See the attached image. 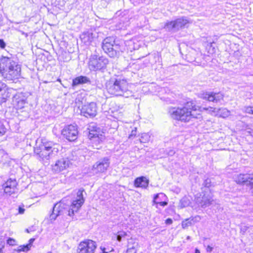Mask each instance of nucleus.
I'll use <instances>...</instances> for the list:
<instances>
[{
    "mask_svg": "<svg viewBox=\"0 0 253 253\" xmlns=\"http://www.w3.org/2000/svg\"><path fill=\"white\" fill-rule=\"evenodd\" d=\"M83 190L80 189L77 193V199L71 202L70 200L63 199L60 202L54 205L52 213L50 215L51 220H54L60 215L72 216L75 212H77L84 204V200L83 198Z\"/></svg>",
    "mask_w": 253,
    "mask_h": 253,
    "instance_id": "1",
    "label": "nucleus"
},
{
    "mask_svg": "<svg viewBox=\"0 0 253 253\" xmlns=\"http://www.w3.org/2000/svg\"><path fill=\"white\" fill-rule=\"evenodd\" d=\"M198 107L192 101L187 102L182 107L172 108L169 109V114L174 119L183 122H189L192 119H199L201 117L200 113H195Z\"/></svg>",
    "mask_w": 253,
    "mask_h": 253,
    "instance_id": "2",
    "label": "nucleus"
},
{
    "mask_svg": "<svg viewBox=\"0 0 253 253\" xmlns=\"http://www.w3.org/2000/svg\"><path fill=\"white\" fill-rule=\"evenodd\" d=\"M0 71L4 78L12 80L20 77L21 67L11 58L2 57L0 59Z\"/></svg>",
    "mask_w": 253,
    "mask_h": 253,
    "instance_id": "3",
    "label": "nucleus"
},
{
    "mask_svg": "<svg viewBox=\"0 0 253 253\" xmlns=\"http://www.w3.org/2000/svg\"><path fill=\"white\" fill-rule=\"evenodd\" d=\"M129 85L125 79H115L110 80L106 84V89L109 93L115 96H123L128 97L132 95L129 89Z\"/></svg>",
    "mask_w": 253,
    "mask_h": 253,
    "instance_id": "4",
    "label": "nucleus"
},
{
    "mask_svg": "<svg viewBox=\"0 0 253 253\" xmlns=\"http://www.w3.org/2000/svg\"><path fill=\"white\" fill-rule=\"evenodd\" d=\"M60 147L58 144L42 139L41 144L35 148L34 153L42 160H48L57 155Z\"/></svg>",
    "mask_w": 253,
    "mask_h": 253,
    "instance_id": "5",
    "label": "nucleus"
},
{
    "mask_svg": "<svg viewBox=\"0 0 253 253\" xmlns=\"http://www.w3.org/2000/svg\"><path fill=\"white\" fill-rule=\"evenodd\" d=\"M189 22V20L187 17H181L173 21L166 22L164 28L168 32H176L187 27Z\"/></svg>",
    "mask_w": 253,
    "mask_h": 253,
    "instance_id": "6",
    "label": "nucleus"
},
{
    "mask_svg": "<svg viewBox=\"0 0 253 253\" xmlns=\"http://www.w3.org/2000/svg\"><path fill=\"white\" fill-rule=\"evenodd\" d=\"M97 126L94 123H91L88 127L89 134L88 137L92 143V146L95 149H99V145L104 139L102 135H99L97 130Z\"/></svg>",
    "mask_w": 253,
    "mask_h": 253,
    "instance_id": "7",
    "label": "nucleus"
},
{
    "mask_svg": "<svg viewBox=\"0 0 253 253\" xmlns=\"http://www.w3.org/2000/svg\"><path fill=\"white\" fill-rule=\"evenodd\" d=\"M108 63L107 58L103 56L98 57L97 55H93L90 58L88 66L90 70H97L105 68Z\"/></svg>",
    "mask_w": 253,
    "mask_h": 253,
    "instance_id": "8",
    "label": "nucleus"
},
{
    "mask_svg": "<svg viewBox=\"0 0 253 253\" xmlns=\"http://www.w3.org/2000/svg\"><path fill=\"white\" fill-rule=\"evenodd\" d=\"M96 248V243L91 240L81 242L78 246V253H94Z\"/></svg>",
    "mask_w": 253,
    "mask_h": 253,
    "instance_id": "9",
    "label": "nucleus"
},
{
    "mask_svg": "<svg viewBox=\"0 0 253 253\" xmlns=\"http://www.w3.org/2000/svg\"><path fill=\"white\" fill-rule=\"evenodd\" d=\"M81 114L85 117H94L96 115L97 107L94 102H90L82 106Z\"/></svg>",
    "mask_w": 253,
    "mask_h": 253,
    "instance_id": "10",
    "label": "nucleus"
},
{
    "mask_svg": "<svg viewBox=\"0 0 253 253\" xmlns=\"http://www.w3.org/2000/svg\"><path fill=\"white\" fill-rule=\"evenodd\" d=\"M110 159L105 157L96 162L92 166V170L95 173L105 172L110 166Z\"/></svg>",
    "mask_w": 253,
    "mask_h": 253,
    "instance_id": "11",
    "label": "nucleus"
},
{
    "mask_svg": "<svg viewBox=\"0 0 253 253\" xmlns=\"http://www.w3.org/2000/svg\"><path fill=\"white\" fill-rule=\"evenodd\" d=\"M78 134L77 126L71 125L65 126L62 131V134L70 141L76 140Z\"/></svg>",
    "mask_w": 253,
    "mask_h": 253,
    "instance_id": "12",
    "label": "nucleus"
},
{
    "mask_svg": "<svg viewBox=\"0 0 253 253\" xmlns=\"http://www.w3.org/2000/svg\"><path fill=\"white\" fill-rule=\"evenodd\" d=\"M235 181L238 184H244L251 187V192L253 194V174H239L234 177Z\"/></svg>",
    "mask_w": 253,
    "mask_h": 253,
    "instance_id": "13",
    "label": "nucleus"
},
{
    "mask_svg": "<svg viewBox=\"0 0 253 253\" xmlns=\"http://www.w3.org/2000/svg\"><path fill=\"white\" fill-rule=\"evenodd\" d=\"M17 185L16 180L15 178H10L2 184V187L4 192L10 196L17 192Z\"/></svg>",
    "mask_w": 253,
    "mask_h": 253,
    "instance_id": "14",
    "label": "nucleus"
},
{
    "mask_svg": "<svg viewBox=\"0 0 253 253\" xmlns=\"http://www.w3.org/2000/svg\"><path fill=\"white\" fill-rule=\"evenodd\" d=\"M223 95L220 92H206L200 94V98L214 103H218L223 100Z\"/></svg>",
    "mask_w": 253,
    "mask_h": 253,
    "instance_id": "15",
    "label": "nucleus"
},
{
    "mask_svg": "<svg viewBox=\"0 0 253 253\" xmlns=\"http://www.w3.org/2000/svg\"><path fill=\"white\" fill-rule=\"evenodd\" d=\"M13 102L18 109L23 108L26 102L25 94L23 92L17 93L13 97Z\"/></svg>",
    "mask_w": 253,
    "mask_h": 253,
    "instance_id": "16",
    "label": "nucleus"
},
{
    "mask_svg": "<svg viewBox=\"0 0 253 253\" xmlns=\"http://www.w3.org/2000/svg\"><path fill=\"white\" fill-rule=\"evenodd\" d=\"M69 165V161L67 159L62 158L58 160L56 163L52 166V170L55 172H59L65 169Z\"/></svg>",
    "mask_w": 253,
    "mask_h": 253,
    "instance_id": "17",
    "label": "nucleus"
},
{
    "mask_svg": "<svg viewBox=\"0 0 253 253\" xmlns=\"http://www.w3.org/2000/svg\"><path fill=\"white\" fill-rule=\"evenodd\" d=\"M214 201L212 197L210 195H204L202 198H198L196 203L199 204L202 208H206L213 204Z\"/></svg>",
    "mask_w": 253,
    "mask_h": 253,
    "instance_id": "18",
    "label": "nucleus"
},
{
    "mask_svg": "<svg viewBox=\"0 0 253 253\" xmlns=\"http://www.w3.org/2000/svg\"><path fill=\"white\" fill-rule=\"evenodd\" d=\"M115 43V39L113 37H107L102 42V47L103 50L109 55Z\"/></svg>",
    "mask_w": 253,
    "mask_h": 253,
    "instance_id": "19",
    "label": "nucleus"
},
{
    "mask_svg": "<svg viewBox=\"0 0 253 253\" xmlns=\"http://www.w3.org/2000/svg\"><path fill=\"white\" fill-rule=\"evenodd\" d=\"M9 90L10 89L7 88L5 84L0 82V101L4 102L10 97Z\"/></svg>",
    "mask_w": 253,
    "mask_h": 253,
    "instance_id": "20",
    "label": "nucleus"
},
{
    "mask_svg": "<svg viewBox=\"0 0 253 253\" xmlns=\"http://www.w3.org/2000/svg\"><path fill=\"white\" fill-rule=\"evenodd\" d=\"M134 185L136 187L146 188L148 185V180L144 176L138 177L134 181Z\"/></svg>",
    "mask_w": 253,
    "mask_h": 253,
    "instance_id": "21",
    "label": "nucleus"
},
{
    "mask_svg": "<svg viewBox=\"0 0 253 253\" xmlns=\"http://www.w3.org/2000/svg\"><path fill=\"white\" fill-rule=\"evenodd\" d=\"M35 241V239H30L29 241V244L26 245L19 246L17 249L14 250V252L20 253L21 252H27L30 250L32 244Z\"/></svg>",
    "mask_w": 253,
    "mask_h": 253,
    "instance_id": "22",
    "label": "nucleus"
},
{
    "mask_svg": "<svg viewBox=\"0 0 253 253\" xmlns=\"http://www.w3.org/2000/svg\"><path fill=\"white\" fill-rule=\"evenodd\" d=\"M89 79L85 76H80L76 78L73 80L72 85L73 86L78 85L80 84L89 83Z\"/></svg>",
    "mask_w": 253,
    "mask_h": 253,
    "instance_id": "23",
    "label": "nucleus"
},
{
    "mask_svg": "<svg viewBox=\"0 0 253 253\" xmlns=\"http://www.w3.org/2000/svg\"><path fill=\"white\" fill-rule=\"evenodd\" d=\"M200 219V218L199 216L195 217L193 218H187L182 222L181 226L183 229H185L193 225L196 221H199Z\"/></svg>",
    "mask_w": 253,
    "mask_h": 253,
    "instance_id": "24",
    "label": "nucleus"
},
{
    "mask_svg": "<svg viewBox=\"0 0 253 253\" xmlns=\"http://www.w3.org/2000/svg\"><path fill=\"white\" fill-rule=\"evenodd\" d=\"M165 197V195L163 193L158 194L154 197L153 202L156 205H159L161 206L164 207L167 205L168 203L165 201H158V199L161 198L162 199H163Z\"/></svg>",
    "mask_w": 253,
    "mask_h": 253,
    "instance_id": "25",
    "label": "nucleus"
},
{
    "mask_svg": "<svg viewBox=\"0 0 253 253\" xmlns=\"http://www.w3.org/2000/svg\"><path fill=\"white\" fill-rule=\"evenodd\" d=\"M120 50V46L115 43L111 51H109V56L111 57H116L119 54Z\"/></svg>",
    "mask_w": 253,
    "mask_h": 253,
    "instance_id": "26",
    "label": "nucleus"
},
{
    "mask_svg": "<svg viewBox=\"0 0 253 253\" xmlns=\"http://www.w3.org/2000/svg\"><path fill=\"white\" fill-rule=\"evenodd\" d=\"M81 39L84 43L88 44L93 40L92 34L90 33L83 34L81 36Z\"/></svg>",
    "mask_w": 253,
    "mask_h": 253,
    "instance_id": "27",
    "label": "nucleus"
},
{
    "mask_svg": "<svg viewBox=\"0 0 253 253\" xmlns=\"http://www.w3.org/2000/svg\"><path fill=\"white\" fill-rule=\"evenodd\" d=\"M197 107H198L197 110L200 111V112H202L203 110H206V111H208L209 112L211 113V114H212V113L217 114V113L218 112L217 111L218 109L213 108V107H209L208 108L201 107H199V106H197Z\"/></svg>",
    "mask_w": 253,
    "mask_h": 253,
    "instance_id": "28",
    "label": "nucleus"
},
{
    "mask_svg": "<svg viewBox=\"0 0 253 253\" xmlns=\"http://www.w3.org/2000/svg\"><path fill=\"white\" fill-rule=\"evenodd\" d=\"M126 235V233L123 231H119L117 234H115L113 236V239H116L119 242L122 241V239Z\"/></svg>",
    "mask_w": 253,
    "mask_h": 253,
    "instance_id": "29",
    "label": "nucleus"
},
{
    "mask_svg": "<svg viewBox=\"0 0 253 253\" xmlns=\"http://www.w3.org/2000/svg\"><path fill=\"white\" fill-rule=\"evenodd\" d=\"M217 114L222 118L227 117L230 115V111L226 108L218 109Z\"/></svg>",
    "mask_w": 253,
    "mask_h": 253,
    "instance_id": "30",
    "label": "nucleus"
},
{
    "mask_svg": "<svg viewBox=\"0 0 253 253\" xmlns=\"http://www.w3.org/2000/svg\"><path fill=\"white\" fill-rule=\"evenodd\" d=\"M150 136L148 133H145L142 134L140 141L141 143H146L150 140Z\"/></svg>",
    "mask_w": 253,
    "mask_h": 253,
    "instance_id": "31",
    "label": "nucleus"
},
{
    "mask_svg": "<svg viewBox=\"0 0 253 253\" xmlns=\"http://www.w3.org/2000/svg\"><path fill=\"white\" fill-rule=\"evenodd\" d=\"M189 201L187 200L186 198H182L180 201L179 206L181 208L187 207L189 205Z\"/></svg>",
    "mask_w": 253,
    "mask_h": 253,
    "instance_id": "32",
    "label": "nucleus"
},
{
    "mask_svg": "<svg viewBox=\"0 0 253 253\" xmlns=\"http://www.w3.org/2000/svg\"><path fill=\"white\" fill-rule=\"evenodd\" d=\"M243 111L246 113L253 114V107L245 106L243 109Z\"/></svg>",
    "mask_w": 253,
    "mask_h": 253,
    "instance_id": "33",
    "label": "nucleus"
},
{
    "mask_svg": "<svg viewBox=\"0 0 253 253\" xmlns=\"http://www.w3.org/2000/svg\"><path fill=\"white\" fill-rule=\"evenodd\" d=\"M137 246V244L136 245V246H133L131 247L128 248L127 250L126 251L125 253H137V249H136V246Z\"/></svg>",
    "mask_w": 253,
    "mask_h": 253,
    "instance_id": "34",
    "label": "nucleus"
},
{
    "mask_svg": "<svg viewBox=\"0 0 253 253\" xmlns=\"http://www.w3.org/2000/svg\"><path fill=\"white\" fill-rule=\"evenodd\" d=\"M6 128L2 121H0V136L3 135L6 132Z\"/></svg>",
    "mask_w": 253,
    "mask_h": 253,
    "instance_id": "35",
    "label": "nucleus"
},
{
    "mask_svg": "<svg viewBox=\"0 0 253 253\" xmlns=\"http://www.w3.org/2000/svg\"><path fill=\"white\" fill-rule=\"evenodd\" d=\"M16 241L14 239L9 238L7 240V244L9 245L10 246H14L16 244Z\"/></svg>",
    "mask_w": 253,
    "mask_h": 253,
    "instance_id": "36",
    "label": "nucleus"
},
{
    "mask_svg": "<svg viewBox=\"0 0 253 253\" xmlns=\"http://www.w3.org/2000/svg\"><path fill=\"white\" fill-rule=\"evenodd\" d=\"M211 180L210 179H207L204 182V185L205 187H209L211 186Z\"/></svg>",
    "mask_w": 253,
    "mask_h": 253,
    "instance_id": "37",
    "label": "nucleus"
},
{
    "mask_svg": "<svg viewBox=\"0 0 253 253\" xmlns=\"http://www.w3.org/2000/svg\"><path fill=\"white\" fill-rule=\"evenodd\" d=\"M5 46V43L2 40L0 39V47L4 48Z\"/></svg>",
    "mask_w": 253,
    "mask_h": 253,
    "instance_id": "38",
    "label": "nucleus"
},
{
    "mask_svg": "<svg viewBox=\"0 0 253 253\" xmlns=\"http://www.w3.org/2000/svg\"><path fill=\"white\" fill-rule=\"evenodd\" d=\"M136 128H135V130H132L131 131V133L129 135V138H131L133 136H135L136 135Z\"/></svg>",
    "mask_w": 253,
    "mask_h": 253,
    "instance_id": "39",
    "label": "nucleus"
},
{
    "mask_svg": "<svg viewBox=\"0 0 253 253\" xmlns=\"http://www.w3.org/2000/svg\"><path fill=\"white\" fill-rule=\"evenodd\" d=\"M172 220L171 218H169L167 219L166 220V223L167 224L169 225V224H172Z\"/></svg>",
    "mask_w": 253,
    "mask_h": 253,
    "instance_id": "40",
    "label": "nucleus"
},
{
    "mask_svg": "<svg viewBox=\"0 0 253 253\" xmlns=\"http://www.w3.org/2000/svg\"><path fill=\"white\" fill-rule=\"evenodd\" d=\"M18 211L20 214H23L24 212L25 209L23 208L19 207Z\"/></svg>",
    "mask_w": 253,
    "mask_h": 253,
    "instance_id": "41",
    "label": "nucleus"
},
{
    "mask_svg": "<svg viewBox=\"0 0 253 253\" xmlns=\"http://www.w3.org/2000/svg\"><path fill=\"white\" fill-rule=\"evenodd\" d=\"M213 250L212 247H211L210 246H208L207 248V251L208 252H211Z\"/></svg>",
    "mask_w": 253,
    "mask_h": 253,
    "instance_id": "42",
    "label": "nucleus"
},
{
    "mask_svg": "<svg viewBox=\"0 0 253 253\" xmlns=\"http://www.w3.org/2000/svg\"><path fill=\"white\" fill-rule=\"evenodd\" d=\"M175 153V152L173 150H170L168 152V154L170 156H172Z\"/></svg>",
    "mask_w": 253,
    "mask_h": 253,
    "instance_id": "43",
    "label": "nucleus"
},
{
    "mask_svg": "<svg viewBox=\"0 0 253 253\" xmlns=\"http://www.w3.org/2000/svg\"><path fill=\"white\" fill-rule=\"evenodd\" d=\"M3 248V246H0V253H2V249Z\"/></svg>",
    "mask_w": 253,
    "mask_h": 253,
    "instance_id": "44",
    "label": "nucleus"
},
{
    "mask_svg": "<svg viewBox=\"0 0 253 253\" xmlns=\"http://www.w3.org/2000/svg\"><path fill=\"white\" fill-rule=\"evenodd\" d=\"M195 253H200V251L198 249H196V250H195Z\"/></svg>",
    "mask_w": 253,
    "mask_h": 253,
    "instance_id": "45",
    "label": "nucleus"
},
{
    "mask_svg": "<svg viewBox=\"0 0 253 253\" xmlns=\"http://www.w3.org/2000/svg\"><path fill=\"white\" fill-rule=\"evenodd\" d=\"M26 231L28 233H29V232H29V229H27L26 230Z\"/></svg>",
    "mask_w": 253,
    "mask_h": 253,
    "instance_id": "46",
    "label": "nucleus"
},
{
    "mask_svg": "<svg viewBox=\"0 0 253 253\" xmlns=\"http://www.w3.org/2000/svg\"><path fill=\"white\" fill-rule=\"evenodd\" d=\"M187 239H190V236H188V237H187Z\"/></svg>",
    "mask_w": 253,
    "mask_h": 253,
    "instance_id": "47",
    "label": "nucleus"
},
{
    "mask_svg": "<svg viewBox=\"0 0 253 253\" xmlns=\"http://www.w3.org/2000/svg\"><path fill=\"white\" fill-rule=\"evenodd\" d=\"M50 253V252H48V253Z\"/></svg>",
    "mask_w": 253,
    "mask_h": 253,
    "instance_id": "48",
    "label": "nucleus"
}]
</instances>
